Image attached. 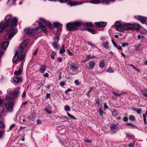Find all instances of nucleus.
<instances>
[{
	"mask_svg": "<svg viewBox=\"0 0 147 147\" xmlns=\"http://www.w3.org/2000/svg\"><path fill=\"white\" fill-rule=\"evenodd\" d=\"M5 23L2 22L0 24V32L1 33L3 30L7 29V30L9 31L5 34V40H11L17 32V30L13 27L17 25L18 20L11 15H8L5 17Z\"/></svg>",
	"mask_w": 147,
	"mask_h": 147,
	"instance_id": "nucleus-1",
	"label": "nucleus"
},
{
	"mask_svg": "<svg viewBox=\"0 0 147 147\" xmlns=\"http://www.w3.org/2000/svg\"><path fill=\"white\" fill-rule=\"evenodd\" d=\"M28 42L29 40H24L17 51V53L18 55L20 53H21L20 58L18 59L19 61H22L24 59L25 53L24 52V49Z\"/></svg>",
	"mask_w": 147,
	"mask_h": 147,
	"instance_id": "nucleus-2",
	"label": "nucleus"
},
{
	"mask_svg": "<svg viewBox=\"0 0 147 147\" xmlns=\"http://www.w3.org/2000/svg\"><path fill=\"white\" fill-rule=\"evenodd\" d=\"M40 20L41 22H39V25L42 29V30H43L44 32H47V30L45 28L46 26H49L51 29H53L54 28L53 26L49 21H46L42 18H40Z\"/></svg>",
	"mask_w": 147,
	"mask_h": 147,
	"instance_id": "nucleus-3",
	"label": "nucleus"
},
{
	"mask_svg": "<svg viewBox=\"0 0 147 147\" xmlns=\"http://www.w3.org/2000/svg\"><path fill=\"white\" fill-rule=\"evenodd\" d=\"M82 23L81 22H69L66 25L67 30L69 31L76 30L78 27L80 26Z\"/></svg>",
	"mask_w": 147,
	"mask_h": 147,
	"instance_id": "nucleus-4",
	"label": "nucleus"
},
{
	"mask_svg": "<svg viewBox=\"0 0 147 147\" xmlns=\"http://www.w3.org/2000/svg\"><path fill=\"white\" fill-rule=\"evenodd\" d=\"M42 31V29L37 26L35 28H28L25 30V33L29 35H33L35 33H39Z\"/></svg>",
	"mask_w": 147,
	"mask_h": 147,
	"instance_id": "nucleus-5",
	"label": "nucleus"
},
{
	"mask_svg": "<svg viewBox=\"0 0 147 147\" xmlns=\"http://www.w3.org/2000/svg\"><path fill=\"white\" fill-rule=\"evenodd\" d=\"M14 105V102L12 101H11L9 102L6 103L5 104L6 109L8 111L10 112L12 111Z\"/></svg>",
	"mask_w": 147,
	"mask_h": 147,
	"instance_id": "nucleus-6",
	"label": "nucleus"
},
{
	"mask_svg": "<svg viewBox=\"0 0 147 147\" xmlns=\"http://www.w3.org/2000/svg\"><path fill=\"white\" fill-rule=\"evenodd\" d=\"M116 29L119 31H124L123 24L122 25L120 22L117 21L115 23Z\"/></svg>",
	"mask_w": 147,
	"mask_h": 147,
	"instance_id": "nucleus-7",
	"label": "nucleus"
},
{
	"mask_svg": "<svg viewBox=\"0 0 147 147\" xmlns=\"http://www.w3.org/2000/svg\"><path fill=\"white\" fill-rule=\"evenodd\" d=\"M59 38L58 36H57L54 38V41L52 43V45L55 49L57 48V44L59 40Z\"/></svg>",
	"mask_w": 147,
	"mask_h": 147,
	"instance_id": "nucleus-8",
	"label": "nucleus"
},
{
	"mask_svg": "<svg viewBox=\"0 0 147 147\" xmlns=\"http://www.w3.org/2000/svg\"><path fill=\"white\" fill-rule=\"evenodd\" d=\"M9 45V42L6 41L2 42L0 45V46L1 48L5 51L6 50Z\"/></svg>",
	"mask_w": 147,
	"mask_h": 147,
	"instance_id": "nucleus-9",
	"label": "nucleus"
},
{
	"mask_svg": "<svg viewBox=\"0 0 147 147\" xmlns=\"http://www.w3.org/2000/svg\"><path fill=\"white\" fill-rule=\"evenodd\" d=\"M124 31L125 30H133L134 28V26L131 24H123Z\"/></svg>",
	"mask_w": 147,
	"mask_h": 147,
	"instance_id": "nucleus-10",
	"label": "nucleus"
},
{
	"mask_svg": "<svg viewBox=\"0 0 147 147\" xmlns=\"http://www.w3.org/2000/svg\"><path fill=\"white\" fill-rule=\"evenodd\" d=\"M23 62H21L20 67L18 70L15 71L14 73V74H21L23 70Z\"/></svg>",
	"mask_w": 147,
	"mask_h": 147,
	"instance_id": "nucleus-11",
	"label": "nucleus"
},
{
	"mask_svg": "<svg viewBox=\"0 0 147 147\" xmlns=\"http://www.w3.org/2000/svg\"><path fill=\"white\" fill-rule=\"evenodd\" d=\"M137 18L142 23H144L146 21H147V18L141 16H138L137 17Z\"/></svg>",
	"mask_w": 147,
	"mask_h": 147,
	"instance_id": "nucleus-12",
	"label": "nucleus"
},
{
	"mask_svg": "<svg viewBox=\"0 0 147 147\" xmlns=\"http://www.w3.org/2000/svg\"><path fill=\"white\" fill-rule=\"evenodd\" d=\"M97 27H102L106 26L107 23L106 22H99L95 23Z\"/></svg>",
	"mask_w": 147,
	"mask_h": 147,
	"instance_id": "nucleus-13",
	"label": "nucleus"
},
{
	"mask_svg": "<svg viewBox=\"0 0 147 147\" xmlns=\"http://www.w3.org/2000/svg\"><path fill=\"white\" fill-rule=\"evenodd\" d=\"M20 89V87H18L12 92V94L14 97H17L18 96Z\"/></svg>",
	"mask_w": 147,
	"mask_h": 147,
	"instance_id": "nucleus-14",
	"label": "nucleus"
},
{
	"mask_svg": "<svg viewBox=\"0 0 147 147\" xmlns=\"http://www.w3.org/2000/svg\"><path fill=\"white\" fill-rule=\"evenodd\" d=\"M18 57L19 55H18V53L17 51L15 53L13 58L12 59L13 62V63H18L19 61Z\"/></svg>",
	"mask_w": 147,
	"mask_h": 147,
	"instance_id": "nucleus-15",
	"label": "nucleus"
},
{
	"mask_svg": "<svg viewBox=\"0 0 147 147\" xmlns=\"http://www.w3.org/2000/svg\"><path fill=\"white\" fill-rule=\"evenodd\" d=\"M85 2L83 1L80 2H70L68 3V4L70 5L71 6H72L74 5H81L84 3Z\"/></svg>",
	"mask_w": 147,
	"mask_h": 147,
	"instance_id": "nucleus-16",
	"label": "nucleus"
},
{
	"mask_svg": "<svg viewBox=\"0 0 147 147\" xmlns=\"http://www.w3.org/2000/svg\"><path fill=\"white\" fill-rule=\"evenodd\" d=\"M69 66L71 69L74 71H75L78 69V67L74 63L70 64Z\"/></svg>",
	"mask_w": 147,
	"mask_h": 147,
	"instance_id": "nucleus-17",
	"label": "nucleus"
},
{
	"mask_svg": "<svg viewBox=\"0 0 147 147\" xmlns=\"http://www.w3.org/2000/svg\"><path fill=\"white\" fill-rule=\"evenodd\" d=\"M36 117V114L33 113L31 115L28 116V119L31 121H34L35 120Z\"/></svg>",
	"mask_w": 147,
	"mask_h": 147,
	"instance_id": "nucleus-18",
	"label": "nucleus"
},
{
	"mask_svg": "<svg viewBox=\"0 0 147 147\" xmlns=\"http://www.w3.org/2000/svg\"><path fill=\"white\" fill-rule=\"evenodd\" d=\"M118 124L111 123L110 125V128L111 131L116 129L118 128Z\"/></svg>",
	"mask_w": 147,
	"mask_h": 147,
	"instance_id": "nucleus-19",
	"label": "nucleus"
},
{
	"mask_svg": "<svg viewBox=\"0 0 147 147\" xmlns=\"http://www.w3.org/2000/svg\"><path fill=\"white\" fill-rule=\"evenodd\" d=\"M133 111L136 112L138 114H140L142 112V109L141 108L138 109L136 107L133 108L132 109Z\"/></svg>",
	"mask_w": 147,
	"mask_h": 147,
	"instance_id": "nucleus-20",
	"label": "nucleus"
},
{
	"mask_svg": "<svg viewBox=\"0 0 147 147\" xmlns=\"http://www.w3.org/2000/svg\"><path fill=\"white\" fill-rule=\"evenodd\" d=\"M12 79L13 82L16 83L19 82L21 80V78L19 77H13Z\"/></svg>",
	"mask_w": 147,
	"mask_h": 147,
	"instance_id": "nucleus-21",
	"label": "nucleus"
},
{
	"mask_svg": "<svg viewBox=\"0 0 147 147\" xmlns=\"http://www.w3.org/2000/svg\"><path fill=\"white\" fill-rule=\"evenodd\" d=\"M126 124L127 125H128L129 126H132V127L130 128L131 129H133V128H136V129H138V127L136 126V125H135L134 124H131L130 123H127Z\"/></svg>",
	"mask_w": 147,
	"mask_h": 147,
	"instance_id": "nucleus-22",
	"label": "nucleus"
},
{
	"mask_svg": "<svg viewBox=\"0 0 147 147\" xmlns=\"http://www.w3.org/2000/svg\"><path fill=\"white\" fill-rule=\"evenodd\" d=\"M89 68L90 69H92L93 68V67L95 65V62L93 61H91L90 62Z\"/></svg>",
	"mask_w": 147,
	"mask_h": 147,
	"instance_id": "nucleus-23",
	"label": "nucleus"
},
{
	"mask_svg": "<svg viewBox=\"0 0 147 147\" xmlns=\"http://www.w3.org/2000/svg\"><path fill=\"white\" fill-rule=\"evenodd\" d=\"M65 46L63 45L59 51V53L60 54H63L65 52Z\"/></svg>",
	"mask_w": 147,
	"mask_h": 147,
	"instance_id": "nucleus-24",
	"label": "nucleus"
},
{
	"mask_svg": "<svg viewBox=\"0 0 147 147\" xmlns=\"http://www.w3.org/2000/svg\"><path fill=\"white\" fill-rule=\"evenodd\" d=\"M54 25L55 27L57 28H59L61 26V24L58 22L54 23Z\"/></svg>",
	"mask_w": 147,
	"mask_h": 147,
	"instance_id": "nucleus-25",
	"label": "nucleus"
},
{
	"mask_svg": "<svg viewBox=\"0 0 147 147\" xmlns=\"http://www.w3.org/2000/svg\"><path fill=\"white\" fill-rule=\"evenodd\" d=\"M108 44L109 43L106 42L102 43V45L104 48L107 49L109 48Z\"/></svg>",
	"mask_w": 147,
	"mask_h": 147,
	"instance_id": "nucleus-26",
	"label": "nucleus"
},
{
	"mask_svg": "<svg viewBox=\"0 0 147 147\" xmlns=\"http://www.w3.org/2000/svg\"><path fill=\"white\" fill-rule=\"evenodd\" d=\"M16 0H9L7 2V4L9 5L14 4Z\"/></svg>",
	"mask_w": 147,
	"mask_h": 147,
	"instance_id": "nucleus-27",
	"label": "nucleus"
},
{
	"mask_svg": "<svg viewBox=\"0 0 147 147\" xmlns=\"http://www.w3.org/2000/svg\"><path fill=\"white\" fill-rule=\"evenodd\" d=\"M105 62L104 60H103L101 61L99 63V66L100 67L102 68L105 66Z\"/></svg>",
	"mask_w": 147,
	"mask_h": 147,
	"instance_id": "nucleus-28",
	"label": "nucleus"
},
{
	"mask_svg": "<svg viewBox=\"0 0 147 147\" xmlns=\"http://www.w3.org/2000/svg\"><path fill=\"white\" fill-rule=\"evenodd\" d=\"M101 1L100 3L103 4L109 5L110 3V2L107 0H101Z\"/></svg>",
	"mask_w": 147,
	"mask_h": 147,
	"instance_id": "nucleus-29",
	"label": "nucleus"
},
{
	"mask_svg": "<svg viewBox=\"0 0 147 147\" xmlns=\"http://www.w3.org/2000/svg\"><path fill=\"white\" fill-rule=\"evenodd\" d=\"M46 66L45 65H44L42 66L41 68L40 69V72L42 73H43L44 72V71L46 69Z\"/></svg>",
	"mask_w": 147,
	"mask_h": 147,
	"instance_id": "nucleus-30",
	"label": "nucleus"
},
{
	"mask_svg": "<svg viewBox=\"0 0 147 147\" xmlns=\"http://www.w3.org/2000/svg\"><path fill=\"white\" fill-rule=\"evenodd\" d=\"M100 2V0H92L90 1V3L93 4H97Z\"/></svg>",
	"mask_w": 147,
	"mask_h": 147,
	"instance_id": "nucleus-31",
	"label": "nucleus"
},
{
	"mask_svg": "<svg viewBox=\"0 0 147 147\" xmlns=\"http://www.w3.org/2000/svg\"><path fill=\"white\" fill-rule=\"evenodd\" d=\"M88 31L92 34H95L96 33V31L92 29L87 28Z\"/></svg>",
	"mask_w": 147,
	"mask_h": 147,
	"instance_id": "nucleus-32",
	"label": "nucleus"
},
{
	"mask_svg": "<svg viewBox=\"0 0 147 147\" xmlns=\"http://www.w3.org/2000/svg\"><path fill=\"white\" fill-rule=\"evenodd\" d=\"M95 105H96L97 107H98L99 106L100 104V102L99 100V98H98L96 99L95 100Z\"/></svg>",
	"mask_w": 147,
	"mask_h": 147,
	"instance_id": "nucleus-33",
	"label": "nucleus"
},
{
	"mask_svg": "<svg viewBox=\"0 0 147 147\" xmlns=\"http://www.w3.org/2000/svg\"><path fill=\"white\" fill-rule=\"evenodd\" d=\"M65 110L66 111H70V107L67 105H66L64 106V107Z\"/></svg>",
	"mask_w": 147,
	"mask_h": 147,
	"instance_id": "nucleus-34",
	"label": "nucleus"
},
{
	"mask_svg": "<svg viewBox=\"0 0 147 147\" xmlns=\"http://www.w3.org/2000/svg\"><path fill=\"white\" fill-rule=\"evenodd\" d=\"M85 25L87 26H89L91 28H92L94 26L93 24L91 22H87L86 23Z\"/></svg>",
	"mask_w": 147,
	"mask_h": 147,
	"instance_id": "nucleus-35",
	"label": "nucleus"
},
{
	"mask_svg": "<svg viewBox=\"0 0 147 147\" xmlns=\"http://www.w3.org/2000/svg\"><path fill=\"white\" fill-rule=\"evenodd\" d=\"M129 120L131 121H134L135 119V116L133 115H130L129 117Z\"/></svg>",
	"mask_w": 147,
	"mask_h": 147,
	"instance_id": "nucleus-36",
	"label": "nucleus"
},
{
	"mask_svg": "<svg viewBox=\"0 0 147 147\" xmlns=\"http://www.w3.org/2000/svg\"><path fill=\"white\" fill-rule=\"evenodd\" d=\"M67 114L68 116L73 119H77L76 117L71 115L68 112H67Z\"/></svg>",
	"mask_w": 147,
	"mask_h": 147,
	"instance_id": "nucleus-37",
	"label": "nucleus"
},
{
	"mask_svg": "<svg viewBox=\"0 0 147 147\" xmlns=\"http://www.w3.org/2000/svg\"><path fill=\"white\" fill-rule=\"evenodd\" d=\"M98 112L100 116H102L104 113L103 110L100 107L99 108V110L98 111Z\"/></svg>",
	"mask_w": 147,
	"mask_h": 147,
	"instance_id": "nucleus-38",
	"label": "nucleus"
},
{
	"mask_svg": "<svg viewBox=\"0 0 147 147\" xmlns=\"http://www.w3.org/2000/svg\"><path fill=\"white\" fill-rule=\"evenodd\" d=\"M5 98L8 101L13 100L14 99L13 97L10 96H6Z\"/></svg>",
	"mask_w": 147,
	"mask_h": 147,
	"instance_id": "nucleus-39",
	"label": "nucleus"
},
{
	"mask_svg": "<svg viewBox=\"0 0 147 147\" xmlns=\"http://www.w3.org/2000/svg\"><path fill=\"white\" fill-rule=\"evenodd\" d=\"M107 72L110 73H113L114 72V71L112 70L111 67H109L108 69L107 70Z\"/></svg>",
	"mask_w": 147,
	"mask_h": 147,
	"instance_id": "nucleus-40",
	"label": "nucleus"
},
{
	"mask_svg": "<svg viewBox=\"0 0 147 147\" xmlns=\"http://www.w3.org/2000/svg\"><path fill=\"white\" fill-rule=\"evenodd\" d=\"M4 134L5 130L4 129L0 131V139L2 137L3 135Z\"/></svg>",
	"mask_w": 147,
	"mask_h": 147,
	"instance_id": "nucleus-41",
	"label": "nucleus"
},
{
	"mask_svg": "<svg viewBox=\"0 0 147 147\" xmlns=\"http://www.w3.org/2000/svg\"><path fill=\"white\" fill-rule=\"evenodd\" d=\"M51 98V94L50 93H47L46 94V95L45 97V98L47 99L48 98L50 99Z\"/></svg>",
	"mask_w": 147,
	"mask_h": 147,
	"instance_id": "nucleus-42",
	"label": "nucleus"
},
{
	"mask_svg": "<svg viewBox=\"0 0 147 147\" xmlns=\"http://www.w3.org/2000/svg\"><path fill=\"white\" fill-rule=\"evenodd\" d=\"M72 91V90L70 88H68V89H67V90H66V91H65V94L66 95H67L69 94L68 92H71Z\"/></svg>",
	"mask_w": 147,
	"mask_h": 147,
	"instance_id": "nucleus-43",
	"label": "nucleus"
},
{
	"mask_svg": "<svg viewBox=\"0 0 147 147\" xmlns=\"http://www.w3.org/2000/svg\"><path fill=\"white\" fill-rule=\"evenodd\" d=\"M112 93L113 94H114V95L117 96H119L121 95L122 94V93L118 94L115 91H113L112 92Z\"/></svg>",
	"mask_w": 147,
	"mask_h": 147,
	"instance_id": "nucleus-44",
	"label": "nucleus"
},
{
	"mask_svg": "<svg viewBox=\"0 0 147 147\" xmlns=\"http://www.w3.org/2000/svg\"><path fill=\"white\" fill-rule=\"evenodd\" d=\"M112 113L113 116L114 117H116L117 115V112L116 111L114 110L112 112Z\"/></svg>",
	"mask_w": 147,
	"mask_h": 147,
	"instance_id": "nucleus-45",
	"label": "nucleus"
},
{
	"mask_svg": "<svg viewBox=\"0 0 147 147\" xmlns=\"http://www.w3.org/2000/svg\"><path fill=\"white\" fill-rule=\"evenodd\" d=\"M87 43L90 46L93 47L94 48H96V49H97V47H96L95 45L94 44L90 42H88Z\"/></svg>",
	"mask_w": 147,
	"mask_h": 147,
	"instance_id": "nucleus-46",
	"label": "nucleus"
},
{
	"mask_svg": "<svg viewBox=\"0 0 147 147\" xmlns=\"http://www.w3.org/2000/svg\"><path fill=\"white\" fill-rule=\"evenodd\" d=\"M56 53L55 52H52V53L51 55V57L52 59H54V57L56 55Z\"/></svg>",
	"mask_w": 147,
	"mask_h": 147,
	"instance_id": "nucleus-47",
	"label": "nucleus"
},
{
	"mask_svg": "<svg viewBox=\"0 0 147 147\" xmlns=\"http://www.w3.org/2000/svg\"><path fill=\"white\" fill-rule=\"evenodd\" d=\"M0 127L4 129L5 128V126L4 124L0 121Z\"/></svg>",
	"mask_w": 147,
	"mask_h": 147,
	"instance_id": "nucleus-48",
	"label": "nucleus"
},
{
	"mask_svg": "<svg viewBox=\"0 0 147 147\" xmlns=\"http://www.w3.org/2000/svg\"><path fill=\"white\" fill-rule=\"evenodd\" d=\"M4 111V109L3 107L2 106H0V114H1Z\"/></svg>",
	"mask_w": 147,
	"mask_h": 147,
	"instance_id": "nucleus-49",
	"label": "nucleus"
},
{
	"mask_svg": "<svg viewBox=\"0 0 147 147\" xmlns=\"http://www.w3.org/2000/svg\"><path fill=\"white\" fill-rule=\"evenodd\" d=\"M45 111L49 114H50L52 113L51 111L49 110L47 108H45L44 109Z\"/></svg>",
	"mask_w": 147,
	"mask_h": 147,
	"instance_id": "nucleus-50",
	"label": "nucleus"
},
{
	"mask_svg": "<svg viewBox=\"0 0 147 147\" xmlns=\"http://www.w3.org/2000/svg\"><path fill=\"white\" fill-rule=\"evenodd\" d=\"M129 45V43L128 42H124L122 44V46L123 47H125Z\"/></svg>",
	"mask_w": 147,
	"mask_h": 147,
	"instance_id": "nucleus-51",
	"label": "nucleus"
},
{
	"mask_svg": "<svg viewBox=\"0 0 147 147\" xmlns=\"http://www.w3.org/2000/svg\"><path fill=\"white\" fill-rule=\"evenodd\" d=\"M38 52V49H37L35 50V51L33 53V56H36L37 55Z\"/></svg>",
	"mask_w": 147,
	"mask_h": 147,
	"instance_id": "nucleus-52",
	"label": "nucleus"
},
{
	"mask_svg": "<svg viewBox=\"0 0 147 147\" xmlns=\"http://www.w3.org/2000/svg\"><path fill=\"white\" fill-rule=\"evenodd\" d=\"M134 26V28L136 30L139 29L140 27L139 25L138 24H135Z\"/></svg>",
	"mask_w": 147,
	"mask_h": 147,
	"instance_id": "nucleus-53",
	"label": "nucleus"
},
{
	"mask_svg": "<svg viewBox=\"0 0 147 147\" xmlns=\"http://www.w3.org/2000/svg\"><path fill=\"white\" fill-rule=\"evenodd\" d=\"M141 92L143 96L146 97H147V94L146 92H145L144 91H141Z\"/></svg>",
	"mask_w": 147,
	"mask_h": 147,
	"instance_id": "nucleus-54",
	"label": "nucleus"
},
{
	"mask_svg": "<svg viewBox=\"0 0 147 147\" xmlns=\"http://www.w3.org/2000/svg\"><path fill=\"white\" fill-rule=\"evenodd\" d=\"M16 125V124L15 123H13L9 127V129L10 130H11L12 129V128Z\"/></svg>",
	"mask_w": 147,
	"mask_h": 147,
	"instance_id": "nucleus-55",
	"label": "nucleus"
},
{
	"mask_svg": "<svg viewBox=\"0 0 147 147\" xmlns=\"http://www.w3.org/2000/svg\"><path fill=\"white\" fill-rule=\"evenodd\" d=\"M95 56H91L90 55H88V59L87 60L91 58H95Z\"/></svg>",
	"mask_w": 147,
	"mask_h": 147,
	"instance_id": "nucleus-56",
	"label": "nucleus"
},
{
	"mask_svg": "<svg viewBox=\"0 0 147 147\" xmlns=\"http://www.w3.org/2000/svg\"><path fill=\"white\" fill-rule=\"evenodd\" d=\"M104 106L105 109H109V107L107 105V102H104Z\"/></svg>",
	"mask_w": 147,
	"mask_h": 147,
	"instance_id": "nucleus-57",
	"label": "nucleus"
},
{
	"mask_svg": "<svg viewBox=\"0 0 147 147\" xmlns=\"http://www.w3.org/2000/svg\"><path fill=\"white\" fill-rule=\"evenodd\" d=\"M83 77L84 80H86L87 79H88V76L86 75V74H84L83 75Z\"/></svg>",
	"mask_w": 147,
	"mask_h": 147,
	"instance_id": "nucleus-58",
	"label": "nucleus"
},
{
	"mask_svg": "<svg viewBox=\"0 0 147 147\" xmlns=\"http://www.w3.org/2000/svg\"><path fill=\"white\" fill-rule=\"evenodd\" d=\"M128 118L127 117H124L123 119V120L124 122H127V121H128Z\"/></svg>",
	"mask_w": 147,
	"mask_h": 147,
	"instance_id": "nucleus-59",
	"label": "nucleus"
},
{
	"mask_svg": "<svg viewBox=\"0 0 147 147\" xmlns=\"http://www.w3.org/2000/svg\"><path fill=\"white\" fill-rule=\"evenodd\" d=\"M53 84H51V85L48 84L47 86H45V87L48 89H50L51 85L52 86Z\"/></svg>",
	"mask_w": 147,
	"mask_h": 147,
	"instance_id": "nucleus-60",
	"label": "nucleus"
},
{
	"mask_svg": "<svg viewBox=\"0 0 147 147\" xmlns=\"http://www.w3.org/2000/svg\"><path fill=\"white\" fill-rule=\"evenodd\" d=\"M75 83L76 85H79L80 84L78 80H76L75 81Z\"/></svg>",
	"mask_w": 147,
	"mask_h": 147,
	"instance_id": "nucleus-61",
	"label": "nucleus"
},
{
	"mask_svg": "<svg viewBox=\"0 0 147 147\" xmlns=\"http://www.w3.org/2000/svg\"><path fill=\"white\" fill-rule=\"evenodd\" d=\"M68 0H59V1L61 3H66Z\"/></svg>",
	"mask_w": 147,
	"mask_h": 147,
	"instance_id": "nucleus-62",
	"label": "nucleus"
},
{
	"mask_svg": "<svg viewBox=\"0 0 147 147\" xmlns=\"http://www.w3.org/2000/svg\"><path fill=\"white\" fill-rule=\"evenodd\" d=\"M84 141H85L86 142L88 143V142H90L91 143L92 141H91L90 140H88V139L87 138H86L85 139H84Z\"/></svg>",
	"mask_w": 147,
	"mask_h": 147,
	"instance_id": "nucleus-63",
	"label": "nucleus"
},
{
	"mask_svg": "<svg viewBox=\"0 0 147 147\" xmlns=\"http://www.w3.org/2000/svg\"><path fill=\"white\" fill-rule=\"evenodd\" d=\"M65 83L63 82H61L60 83V85L62 86H64L65 85Z\"/></svg>",
	"mask_w": 147,
	"mask_h": 147,
	"instance_id": "nucleus-64",
	"label": "nucleus"
}]
</instances>
